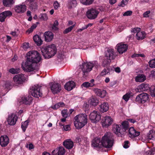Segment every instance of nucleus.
<instances>
[{"label": "nucleus", "instance_id": "b1692460", "mask_svg": "<svg viewBox=\"0 0 155 155\" xmlns=\"http://www.w3.org/2000/svg\"><path fill=\"white\" fill-rule=\"evenodd\" d=\"M26 7L25 5H21L16 6L15 7V12L18 13H22L26 10Z\"/></svg>", "mask_w": 155, "mask_h": 155}, {"label": "nucleus", "instance_id": "6e6552de", "mask_svg": "<svg viewBox=\"0 0 155 155\" xmlns=\"http://www.w3.org/2000/svg\"><path fill=\"white\" fill-rule=\"evenodd\" d=\"M99 13L98 10L96 8H92L88 10L86 12V15L88 18L91 20L96 19Z\"/></svg>", "mask_w": 155, "mask_h": 155}, {"label": "nucleus", "instance_id": "473e14b6", "mask_svg": "<svg viewBox=\"0 0 155 155\" xmlns=\"http://www.w3.org/2000/svg\"><path fill=\"white\" fill-rule=\"evenodd\" d=\"M77 2L76 0H69L68 2V6L69 8L75 7L77 5Z\"/></svg>", "mask_w": 155, "mask_h": 155}, {"label": "nucleus", "instance_id": "393cba45", "mask_svg": "<svg viewBox=\"0 0 155 155\" xmlns=\"http://www.w3.org/2000/svg\"><path fill=\"white\" fill-rule=\"evenodd\" d=\"M88 103L92 106H96L99 103V100L96 97L92 96L89 98Z\"/></svg>", "mask_w": 155, "mask_h": 155}, {"label": "nucleus", "instance_id": "603ef678", "mask_svg": "<svg viewBox=\"0 0 155 155\" xmlns=\"http://www.w3.org/2000/svg\"><path fill=\"white\" fill-rule=\"evenodd\" d=\"M93 90L94 92L98 96L100 94V93L102 91V90L97 88H94Z\"/></svg>", "mask_w": 155, "mask_h": 155}, {"label": "nucleus", "instance_id": "3c124183", "mask_svg": "<svg viewBox=\"0 0 155 155\" xmlns=\"http://www.w3.org/2000/svg\"><path fill=\"white\" fill-rule=\"evenodd\" d=\"M130 97V94L127 93L124 95L123 97V99L126 102L128 101Z\"/></svg>", "mask_w": 155, "mask_h": 155}, {"label": "nucleus", "instance_id": "f704fd0d", "mask_svg": "<svg viewBox=\"0 0 155 155\" xmlns=\"http://www.w3.org/2000/svg\"><path fill=\"white\" fill-rule=\"evenodd\" d=\"M123 128L122 130L124 131V133L125 132L126 130L129 127L128 122V121H125L123 122L121 124Z\"/></svg>", "mask_w": 155, "mask_h": 155}, {"label": "nucleus", "instance_id": "20e7f679", "mask_svg": "<svg viewBox=\"0 0 155 155\" xmlns=\"http://www.w3.org/2000/svg\"><path fill=\"white\" fill-rule=\"evenodd\" d=\"M113 139L112 134L110 133H107L103 137L101 140V144L106 148H110L113 145Z\"/></svg>", "mask_w": 155, "mask_h": 155}, {"label": "nucleus", "instance_id": "c03bdc74", "mask_svg": "<svg viewBox=\"0 0 155 155\" xmlns=\"http://www.w3.org/2000/svg\"><path fill=\"white\" fill-rule=\"evenodd\" d=\"M58 22L57 20L55 21L53 24V26L52 27V29L53 31H57L58 30Z\"/></svg>", "mask_w": 155, "mask_h": 155}, {"label": "nucleus", "instance_id": "7ed1b4c3", "mask_svg": "<svg viewBox=\"0 0 155 155\" xmlns=\"http://www.w3.org/2000/svg\"><path fill=\"white\" fill-rule=\"evenodd\" d=\"M43 55L45 58H49L54 56L57 52V49L54 45L51 44L41 49Z\"/></svg>", "mask_w": 155, "mask_h": 155}, {"label": "nucleus", "instance_id": "aec40b11", "mask_svg": "<svg viewBox=\"0 0 155 155\" xmlns=\"http://www.w3.org/2000/svg\"><path fill=\"white\" fill-rule=\"evenodd\" d=\"M17 120V117L15 114H12L8 117L7 121L8 124L11 125H14Z\"/></svg>", "mask_w": 155, "mask_h": 155}, {"label": "nucleus", "instance_id": "ddd939ff", "mask_svg": "<svg viewBox=\"0 0 155 155\" xmlns=\"http://www.w3.org/2000/svg\"><path fill=\"white\" fill-rule=\"evenodd\" d=\"M116 47L118 52L120 54H122L125 52L128 49V46L126 44L120 43L117 44Z\"/></svg>", "mask_w": 155, "mask_h": 155}, {"label": "nucleus", "instance_id": "13d9d810", "mask_svg": "<svg viewBox=\"0 0 155 155\" xmlns=\"http://www.w3.org/2000/svg\"><path fill=\"white\" fill-rule=\"evenodd\" d=\"M92 64V68L93 67H94L96 68H97L100 67L99 65L98 64V62L97 61H94L91 62Z\"/></svg>", "mask_w": 155, "mask_h": 155}, {"label": "nucleus", "instance_id": "5fc2aeb1", "mask_svg": "<svg viewBox=\"0 0 155 155\" xmlns=\"http://www.w3.org/2000/svg\"><path fill=\"white\" fill-rule=\"evenodd\" d=\"M40 18L43 20H46L48 19V17L46 14H41Z\"/></svg>", "mask_w": 155, "mask_h": 155}, {"label": "nucleus", "instance_id": "4d7b16f0", "mask_svg": "<svg viewBox=\"0 0 155 155\" xmlns=\"http://www.w3.org/2000/svg\"><path fill=\"white\" fill-rule=\"evenodd\" d=\"M5 16L4 15L2 12L0 14V21L1 22H4L5 21Z\"/></svg>", "mask_w": 155, "mask_h": 155}, {"label": "nucleus", "instance_id": "cd10ccee", "mask_svg": "<svg viewBox=\"0 0 155 155\" xmlns=\"http://www.w3.org/2000/svg\"><path fill=\"white\" fill-rule=\"evenodd\" d=\"M75 86V83L73 81H70L66 84L64 85L65 88L68 91L72 90Z\"/></svg>", "mask_w": 155, "mask_h": 155}, {"label": "nucleus", "instance_id": "6ab92c4d", "mask_svg": "<svg viewBox=\"0 0 155 155\" xmlns=\"http://www.w3.org/2000/svg\"><path fill=\"white\" fill-rule=\"evenodd\" d=\"M66 151L62 147H60L52 151V153L53 155H64Z\"/></svg>", "mask_w": 155, "mask_h": 155}, {"label": "nucleus", "instance_id": "412c9836", "mask_svg": "<svg viewBox=\"0 0 155 155\" xmlns=\"http://www.w3.org/2000/svg\"><path fill=\"white\" fill-rule=\"evenodd\" d=\"M50 87L52 92L54 94H57L61 90L60 85L58 83H54L52 84Z\"/></svg>", "mask_w": 155, "mask_h": 155}, {"label": "nucleus", "instance_id": "338daca9", "mask_svg": "<svg viewBox=\"0 0 155 155\" xmlns=\"http://www.w3.org/2000/svg\"><path fill=\"white\" fill-rule=\"evenodd\" d=\"M26 147L30 150L33 149L34 148V146L32 143L27 144Z\"/></svg>", "mask_w": 155, "mask_h": 155}, {"label": "nucleus", "instance_id": "a878e982", "mask_svg": "<svg viewBox=\"0 0 155 155\" xmlns=\"http://www.w3.org/2000/svg\"><path fill=\"white\" fill-rule=\"evenodd\" d=\"M63 144L66 148L68 149H71L74 146L73 142L69 139L65 140L63 142Z\"/></svg>", "mask_w": 155, "mask_h": 155}, {"label": "nucleus", "instance_id": "79ce46f5", "mask_svg": "<svg viewBox=\"0 0 155 155\" xmlns=\"http://www.w3.org/2000/svg\"><path fill=\"white\" fill-rule=\"evenodd\" d=\"M20 69L18 68L15 69L14 68H12L9 69V72L12 74H17L20 72Z\"/></svg>", "mask_w": 155, "mask_h": 155}, {"label": "nucleus", "instance_id": "dca6fc26", "mask_svg": "<svg viewBox=\"0 0 155 155\" xmlns=\"http://www.w3.org/2000/svg\"><path fill=\"white\" fill-rule=\"evenodd\" d=\"M112 118L109 116H106L103 119L102 123L103 127H108L113 123Z\"/></svg>", "mask_w": 155, "mask_h": 155}, {"label": "nucleus", "instance_id": "a211bd4d", "mask_svg": "<svg viewBox=\"0 0 155 155\" xmlns=\"http://www.w3.org/2000/svg\"><path fill=\"white\" fill-rule=\"evenodd\" d=\"M44 36L45 41L47 42H50L53 40L54 34L51 31H48L45 32Z\"/></svg>", "mask_w": 155, "mask_h": 155}, {"label": "nucleus", "instance_id": "2f4dec72", "mask_svg": "<svg viewBox=\"0 0 155 155\" xmlns=\"http://www.w3.org/2000/svg\"><path fill=\"white\" fill-rule=\"evenodd\" d=\"M33 40L39 46L42 44V41L40 37L37 35H35L33 37Z\"/></svg>", "mask_w": 155, "mask_h": 155}, {"label": "nucleus", "instance_id": "8fccbe9b", "mask_svg": "<svg viewBox=\"0 0 155 155\" xmlns=\"http://www.w3.org/2000/svg\"><path fill=\"white\" fill-rule=\"evenodd\" d=\"M150 153V155H155V148L152 149L151 151L149 150L147 151L145 155H149Z\"/></svg>", "mask_w": 155, "mask_h": 155}, {"label": "nucleus", "instance_id": "052dcab7", "mask_svg": "<svg viewBox=\"0 0 155 155\" xmlns=\"http://www.w3.org/2000/svg\"><path fill=\"white\" fill-rule=\"evenodd\" d=\"M30 6L32 9H35L37 8V5L36 2H34L30 4Z\"/></svg>", "mask_w": 155, "mask_h": 155}, {"label": "nucleus", "instance_id": "a19ab883", "mask_svg": "<svg viewBox=\"0 0 155 155\" xmlns=\"http://www.w3.org/2000/svg\"><path fill=\"white\" fill-rule=\"evenodd\" d=\"M64 106V104L63 102H60L57 104H55L53 108L54 109H57L60 107H63Z\"/></svg>", "mask_w": 155, "mask_h": 155}, {"label": "nucleus", "instance_id": "0eeeda50", "mask_svg": "<svg viewBox=\"0 0 155 155\" xmlns=\"http://www.w3.org/2000/svg\"><path fill=\"white\" fill-rule=\"evenodd\" d=\"M92 64L91 62L85 63L84 62L80 65L79 69H81L84 75L87 74V73L90 72L92 69Z\"/></svg>", "mask_w": 155, "mask_h": 155}, {"label": "nucleus", "instance_id": "de8ad7c7", "mask_svg": "<svg viewBox=\"0 0 155 155\" xmlns=\"http://www.w3.org/2000/svg\"><path fill=\"white\" fill-rule=\"evenodd\" d=\"M149 66L152 68H155V59L150 60L149 62Z\"/></svg>", "mask_w": 155, "mask_h": 155}, {"label": "nucleus", "instance_id": "6e6d98bb", "mask_svg": "<svg viewBox=\"0 0 155 155\" xmlns=\"http://www.w3.org/2000/svg\"><path fill=\"white\" fill-rule=\"evenodd\" d=\"M107 94V92L106 91L104 90H102L101 92L100 93V94L99 95V96L101 98L104 97Z\"/></svg>", "mask_w": 155, "mask_h": 155}, {"label": "nucleus", "instance_id": "864d4df0", "mask_svg": "<svg viewBox=\"0 0 155 155\" xmlns=\"http://www.w3.org/2000/svg\"><path fill=\"white\" fill-rule=\"evenodd\" d=\"M22 48L25 50H27L29 48V43L27 42L24 43L22 45Z\"/></svg>", "mask_w": 155, "mask_h": 155}, {"label": "nucleus", "instance_id": "f03ea898", "mask_svg": "<svg viewBox=\"0 0 155 155\" xmlns=\"http://www.w3.org/2000/svg\"><path fill=\"white\" fill-rule=\"evenodd\" d=\"M87 115L86 114H80L74 117V124L77 129L82 128L87 122Z\"/></svg>", "mask_w": 155, "mask_h": 155}, {"label": "nucleus", "instance_id": "bf43d9fd", "mask_svg": "<svg viewBox=\"0 0 155 155\" xmlns=\"http://www.w3.org/2000/svg\"><path fill=\"white\" fill-rule=\"evenodd\" d=\"M129 0H123L121 2L120 6L122 7H124L125 5H127Z\"/></svg>", "mask_w": 155, "mask_h": 155}, {"label": "nucleus", "instance_id": "ea45409f", "mask_svg": "<svg viewBox=\"0 0 155 155\" xmlns=\"http://www.w3.org/2000/svg\"><path fill=\"white\" fill-rule=\"evenodd\" d=\"M111 61L109 59L105 57L104 59L102 65L104 67L107 66L109 64Z\"/></svg>", "mask_w": 155, "mask_h": 155}, {"label": "nucleus", "instance_id": "5701e85b", "mask_svg": "<svg viewBox=\"0 0 155 155\" xmlns=\"http://www.w3.org/2000/svg\"><path fill=\"white\" fill-rule=\"evenodd\" d=\"M140 132L136 131L133 127H130L129 130V135L130 137L133 138L140 135Z\"/></svg>", "mask_w": 155, "mask_h": 155}, {"label": "nucleus", "instance_id": "bb28decb", "mask_svg": "<svg viewBox=\"0 0 155 155\" xmlns=\"http://www.w3.org/2000/svg\"><path fill=\"white\" fill-rule=\"evenodd\" d=\"M109 107V106L107 103L104 102L99 105V110L101 112L104 113L108 110Z\"/></svg>", "mask_w": 155, "mask_h": 155}, {"label": "nucleus", "instance_id": "680f3d73", "mask_svg": "<svg viewBox=\"0 0 155 155\" xmlns=\"http://www.w3.org/2000/svg\"><path fill=\"white\" fill-rule=\"evenodd\" d=\"M150 12V11H148L145 12L143 13V17L144 18L149 17Z\"/></svg>", "mask_w": 155, "mask_h": 155}, {"label": "nucleus", "instance_id": "09e8293b", "mask_svg": "<svg viewBox=\"0 0 155 155\" xmlns=\"http://www.w3.org/2000/svg\"><path fill=\"white\" fill-rule=\"evenodd\" d=\"M109 70L107 69H104L101 73V75L102 76H104L109 73Z\"/></svg>", "mask_w": 155, "mask_h": 155}, {"label": "nucleus", "instance_id": "f257e3e1", "mask_svg": "<svg viewBox=\"0 0 155 155\" xmlns=\"http://www.w3.org/2000/svg\"><path fill=\"white\" fill-rule=\"evenodd\" d=\"M26 57L25 61L21 64V67L24 71L29 72L35 70L36 64L41 60V54L35 50L28 52L26 54Z\"/></svg>", "mask_w": 155, "mask_h": 155}, {"label": "nucleus", "instance_id": "49530a36", "mask_svg": "<svg viewBox=\"0 0 155 155\" xmlns=\"http://www.w3.org/2000/svg\"><path fill=\"white\" fill-rule=\"evenodd\" d=\"M2 12L3 14L5 16L6 18L8 17H10L12 15V13L11 12L9 11H4Z\"/></svg>", "mask_w": 155, "mask_h": 155}, {"label": "nucleus", "instance_id": "72a5a7b5", "mask_svg": "<svg viewBox=\"0 0 155 155\" xmlns=\"http://www.w3.org/2000/svg\"><path fill=\"white\" fill-rule=\"evenodd\" d=\"M3 3L4 6L10 7L13 4L14 2L13 0H3Z\"/></svg>", "mask_w": 155, "mask_h": 155}, {"label": "nucleus", "instance_id": "c85d7f7f", "mask_svg": "<svg viewBox=\"0 0 155 155\" xmlns=\"http://www.w3.org/2000/svg\"><path fill=\"white\" fill-rule=\"evenodd\" d=\"M92 145L94 147H100L102 145L101 144V141L100 139L95 138L92 141Z\"/></svg>", "mask_w": 155, "mask_h": 155}, {"label": "nucleus", "instance_id": "39448f33", "mask_svg": "<svg viewBox=\"0 0 155 155\" xmlns=\"http://www.w3.org/2000/svg\"><path fill=\"white\" fill-rule=\"evenodd\" d=\"M41 86L38 84L34 85L30 89L31 95L34 97L38 98L42 96V93L40 91Z\"/></svg>", "mask_w": 155, "mask_h": 155}, {"label": "nucleus", "instance_id": "69168bd1", "mask_svg": "<svg viewBox=\"0 0 155 155\" xmlns=\"http://www.w3.org/2000/svg\"><path fill=\"white\" fill-rule=\"evenodd\" d=\"M54 6L55 9H57L59 7V5L57 1H55L54 3Z\"/></svg>", "mask_w": 155, "mask_h": 155}, {"label": "nucleus", "instance_id": "423d86ee", "mask_svg": "<svg viewBox=\"0 0 155 155\" xmlns=\"http://www.w3.org/2000/svg\"><path fill=\"white\" fill-rule=\"evenodd\" d=\"M138 89L142 91H146L150 89V94L152 97H155V86H152L150 87L148 84H142L138 87Z\"/></svg>", "mask_w": 155, "mask_h": 155}, {"label": "nucleus", "instance_id": "58836bf2", "mask_svg": "<svg viewBox=\"0 0 155 155\" xmlns=\"http://www.w3.org/2000/svg\"><path fill=\"white\" fill-rule=\"evenodd\" d=\"M80 2L83 4L85 5H89L91 4L94 0H80Z\"/></svg>", "mask_w": 155, "mask_h": 155}, {"label": "nucleus", "instance_id": "0e129e2a", "mask_svg": "<svg viewBox=\"0 0 155 155\" xmlns=\"http://www.w3.org/2000/svg\"><path fill=\"white\" fill-rule=\"evenodd\" d=\"M64 130L65 131H68L70 130L71 128L70 126L69 125H67L64 126L63 127Z\"/></svg>", "mask_w": 155, "mask_h": 155}, {"label": "nucleus", "instance_id": "e433bc0d", "mask_svg": "<svg viewBox=\"0 0 155 155\" xmlns=\"http://www.w3.org/2000/svg\"><path fill=\"white\" fill-rule=\"evenodd\" d=\"M29 122V121L27 120L22 123L21 127L24 132H25V131L28 125Z\"/></svg>", "mask_w": 155, "mask_h": 155}, {"label": "nucleus", "instance_id": "4468645a", "mask_svg": "<svg viewBox=\"0 0 155 155\" xmlns=\"http://www.w3.org/2000/svg\"><path fill=\"white\" fill-rule=\"evenodd\" d=\"M33 98L31 97L24 96L21 98L19 101L20 104H24L25 105H30L32 103Z\"/></svg>", "mask_w": 155, "mask_h": 155}, {"label": "nucleus", "instance_id": "9b49d317", "mask_svg": "<svg viewBox=\"0 0 155 155\" xmlns=\"http://www.w3.org/2000/svg\"><path fill=\"white\" fill-rule=\"evenodd\" d=\"M89 117L92 122L96 123L101 119V116L98 112L94 110L91 113Z\"/></svg>", "mask_w": 155, "mask_h": 155}, {"label": "nucleus", "instance_id": "c756f323", "mask_svg": "<svg viewBox=\"0 0 155 155\" xmlns=\"http://www.w3.org/2000/svg\"><path fill=\"white\" fill-rule=\"evenodd\" d=\"M147 140L155 139V131L153 130H150L147 135Z\"/></svg>", "mask_w": 155, "mask_h": 155}, {"label": "nucleus", "instance_id": "774afa93", "mask_svg": "<svg viewBox=\"0 0 155 155\" xmlns=\"http://www.w3.org/2000/svg\"><path fill=\"white\" fill-rule=\"evenodd\" d=\"M149 77L150 78H155V71H151V74L150 75Z\"/></svg>", "mask_w": 155, "mask_h": 155}, {"label": "nucleus", "instance_id": "1a4fd4ad", "mask_svg": "<svg viewBox=\"0 0 155 155\" xmlns=\"http://www.w3.org/2000/svg\"><path fill=\"white\" fill-rule=\"evenodd\" d=\"M131 31L134 33H136L135 37L138 40L143 39L145 36L144 32L140 31V28H135L132 29Z\"/></svg>", "mask_w": 155, "mask_h": 155}, {"label": "nucleus", "instance_id": "37998d69", "mask_svg": "<svg viewBox=\"0 0 155 155\" xmlns=\"http://www.w3.org/2000/svg\"><path fill=\"white\" fill-rule=\"evenodd\" d=\"M75 26V25H72L68 28L66 29L63 31L64 34H67L71 31L74 27Z\"/></svg>", "mask_w": 155, "mask_h": 155}, {"label": "nucleus", "instance_id": "2eb2a0df", "mask_svg": "<svg viewBox=\"0 0 155 155\" xmlns=\"http://www.w3.org/2000/svg\"><path fill=\"white\" fill-rule=\"evenodd\" d=\"M14 82L17 84H20L25 80V78L23 74H18L15 76L13 78Z\"/></svg>", "mask_w": 155, "mask_h": 155}, {"label": "nucleus", "instance_id": "4be33fe9", "mask_svg": "<svg viewBox=\"0 0 155 155\" xmlns=\"http://www.w3.org/2000/svg\"><path fill=\"white\" fill-rule=\"evenodd\" d=\"M9 143V140L6 135L2 136L0 137V144L2 147L7 146Z\"/></svg>", "mask_w": 155, "mask_h": 155}, {"label": "nucleus", "instance_id": "e2e57ef3", "mask_svg": "<svg viewBox=\"0 0 155 155\" xmlns=\"http://www.w3.org/2000/svg\"><path fill=\"white\" fill-rule=\"evenodd\" d=\"M132 12L131 11H128L125 12L123 14V15L124 16H130L132 15Z\"/></svg>", "mask_w": 155, "mask_h": 155}, {"label": "nucleus", "instance_id": "f8f14e48", "mask_svg": "<svg viewBox=\"0 0 155 155\" xmlns=\"http://www.w3.org/2000/svg\"><path fill=\"white\" fill-rule=\"evenodd\" d=\"M121 127V125L117 124H114L113 126V131L118 137H122L124 134Z\"/></svg>", "mask_w": 155, "mask_h": 155}, {"label": "nucleus", "instance_id": "9d476101", "mask_svg": "<svg viewBox=\"0 0 155 155\" xmlns=\"http://www.w3.org/2000/svg\"><path fill=\"white\" fill-rule=\"evenodd\" d=\"M148 95L145 93H142L138 95L136 97L135 101L139 103H144L149 100Z\"/></svg>", "mask_w": 155, "mask_h": 155}, {"label": "nucleus", "instance_id": "a18cd8bd", "mask_svg": "<svg viewBox=\"0 0 155 155\" xmlns=\"http://www.w3.org/2000/svg\"><path fill=\"white\" fill-rule=\"evenodd\" d=\"M62 116L64 118H67L69 116L67 110H64L61 111Z\"/></svg>", "mask_w": 155, "mask_h": 155}, {"label": "nucleus", "instance_id": "4c0bfd02", "mask_svg": "<svg viewBox=\"0 0 155 155\" xmlns=\"http://www.w3.org/2000/svg\"><path fill=\"white\" fill-rule=\"evenodd\" d=\"M93 87V84H90V82H85L83 83L81 85V87L82 88H83V87L88 88Z\"/></svg>", "mask_w": 155, "mask_h": 155}, {"label": "nucleus", "instance_id": "f3484780", "mask_svg": "<svg viewBox=\"0 0 155 155\" xmlns=\"http://www.w3.org/2000/svg\"><path fill=\"white\" fill-rule=\"evenodd\" d=\"M114 49L111 48L108 49L106 52L105 57L111 61L114 59L116 57L114 55Z\"/></svg>", "mask_w": 155, "mask_h": 155}, {"label": "nucleus", "instance_id": "7c9ffc66", "mask_svg": "<svg viewBox=\"0 0 155 155\" xmlns=\"http://www.w3.org/2000/svg\"><path fill=\"white\" fill-rule=\"evenodd\" d=\"M146 79V76L143 74H139L135 78V80L136 82H142Z\"/></svg>", "mask_w": 155, "mask_h": 155}, {"label": "nucleus", "instance_id": "c9c22d12", "mask_svg": "<svg viewBox=\"0 0 155 155\" xmlns=\"http://www.w3.org/2000/svg\"><path fill=\"white\" fill-rule=\"evenodd\" d=\"M39 24V23L38 22H37L36 24L32 25L31 28L26 31V33H28L29 34L32 32L36 28L37 26V25Z\"/></svg>", "mask_w": 155, "mask_h": 155}]
</instances>
